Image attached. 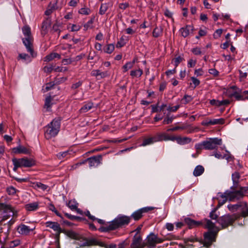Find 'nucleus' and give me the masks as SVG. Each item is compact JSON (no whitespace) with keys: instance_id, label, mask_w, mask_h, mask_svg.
Instances as JSON below:
<instances>
[{"instance_id":"cd10ccee","label":"nucleus","mask_w":248,"mask_h":248,"mask_svg":"<svg viewBox=\"0 0 248 248\" xmlns=\"http://www.w3.org/2000/svg\"><path fill=\"white\" fill-rule=\"evenodd\" d=\"M39 204L37 202L30 203L25 205V208L28 211H35L38 208Z\"/></svg>"},{"instance_id":"09e8293b","label":"nucleus","mask_w":248,"mask_h":248,"mask_svg":"<svg viewBox=\"0 0 248 248\" xmlns=\"http://www.w3.org/2000/svg\"><path fill=\"white\" fill-rule=\"evenodd\" d=\"M193 99V97L188 95H185L183 98L182 99V101L183 102V103L184 104H186L190 102H191Z\"/></svg>"},{"instance_id":"774afa93","label":"nucleus","mask_w":248,"mask_h":248,"mask_svg":"<svg viewBox=\"0 0 248 248\" xmlns=\"http://www.w3.org/2000/svg\"><path fill=\"white\" fill-rule=\"evenodd\" d=\"M129 6L128 3H120L119 5V8L122 10H125Z\"/></svg>"},{"instance_id":"5701e85b","label":"nucleus","mask_w":248,"mask_h":248,"mask_svg":"<svg viewBox=\"0 0 248 248\" xmlns=\"http://www.w3.org/2000/svg\"><path fill=\"white\" fill-rule=\"evenodd\" d=\"M193 30V26L186 25V27L181 28L180 31L184 37H186L189 34L190 31H192Z\"/></svg>"},{"instance_id":"bf43d9fd","label":"nucleus","mask_w":248,"mask_h":248,"mask_svg":"<svg viewBox=\"0 0 248 248\" xmlns=\"http://www.w3.org/2000/svg\"><path fill=\"white\" fill-rule=\"evenodd\" d=\"M69 155V152L65 151V152H60V153H58V154L57 155V156L60 159H62L64 157L67 156V155Z\"/></svg>"},{"instance_id":"603ef678","label":"nucleus","mask_w":248,"mask_h":248,"mask_svg":"<svg viewBox=\"0 0 248 248\" xmlns=\"http://www.w3.org/2000/svg\"><path fill=\"white\" fill-rule=\"evenodd\" d=\"M49 210L54 212L57 216L60 217L62 219H63L61 214L56 209L53 204H50Z\"/></svg>"},{"instance_id":"a19ab883","label":"nucleus","mask_w":248,"mask_h":248,"mask_svg":"<svg viewBox=\"0 0 248 248\" xmlns=\"http://www.w3.org/2000/svg\"><path fill=\"white\" fill-rule=\"evenodd\" d=\"M114 48L113 44H108L104 48V51L105 53L111 54L114 50Z\"/></svg>"},{"instance_id":"8fccbe9b","label":"nucleus","mask_w":248,"mask_h":248,"mask_svg":"<svg viewBox=\"0 0 248 248\" xmlns=\"http://www.w3.org/2000/svg\"><path fill=\"white\" fill-rule=\"evenodd\" d=\"M134 64V62H127L125 65L123 66V68L124 69V72H126L128 69L133 67Z\"/></svg>"},{"instance_id":"dca6fc26","label":"nucleus","mask_w":248,"mask_h":248,"mask_svg":"<svg viewBox=\"0 0 248 248\" xmlns=\"http://www.w3.org/2000/svg\"><path fill=\"white\" fill-rule=\"evenodd\" d=\"M35 228H31L25 224H21L17 228V232L22 235H28Z\"/></svg>"},{"instance_id":"bb28decb","label":"nucleus","mask_w":248,"mask_h":248,"mask_svg":"<svg viewBox=\"0 0 248 248\" xmlns=\"http://www.w3.org/2000/svg\"><path fill=\"white\" fill-rule=\"evenodd\" d=\"M93 107V104L92 102H88L85 104L80 109L79 111L81 113L87 112Z\"/></svg>"},{"instance_id":"b1692460","label":"nucleus","mask_w":248,"mask_h":248,"mask_svg":"<svg viewBox=\"0 0 248 248\" xmlns=\"http://www.w3.org/2000/svg\"><path fill=\"white\" fill-rule=\"evenodd\" d=\"M155 136L156 142L168 140V134L165 132L158 133Z\"/></svg>"},{"instance_id":"423d86ee","label":"nucleus","mask_w":248,"mask_h":248,"mask_svg":"<svg viewBox=\"0 0 248 248\" xmlns=\"http://www.w3.org/2000/svg\"><path fill=\"white\" fill-rule=\"evenodd\" d=\"M14 208L9 204L0 203V223H2L14 215Z\"/></svg>"},{"instance_id":"ddd939ff","label":"nucleus","mask_w":248,"mask_h":248,"mask_svg":"<svg viewBox=\"0 0 248 248\" xmlns=\"http://www.w3.org/2000/svg\"><path fill=\"white\" fill-rule=\"evenodd\" d=\"M131 248H143L145 247L144 242H142L141 236L139 234H136L130 245Z\"/></svg>"},{"instance_id":"72a5a7b5","label":"nucleus","mask_w":248,"mask_h":248,"mask_svg":"<svg viewBox=\"0 0 248 248\" xmlns=\"http://www.w3.org/2000/svg\"><path fill=\"white\" fill-rule=\"evenodd\" d=\"M205 227L207 228L208 230H214L216 228H217L216 227L215 224L210 220L208 219H205Z\"/></svg>"},{"instance_id":"c85d7f7f","label":"nucleus","mask_w":248,"mask_h":248,"mask_svg":"<svg viewBox=\"0 0 248 248\" xmlns=\"http://www.w3.org/2000/svg\"><path fill=\"white\" fill-rule=\"evenodd\" d=\"M155 142H156L155 136L144 139L143 140L141 146H145L148 145L152 144Z\"/></svg>"},{"instance_id":"2f4dec72","label":"nucleus","mask_w":248,"mask_h":248,"mask_svg":"<svg viewBox=\"0 0 248 248\" xmlns=\"http://www.w3.org/2000/svg\"><path fill=\"white\" fill-rule=\"evenodd\" d=\"M163 28L162 27H155L153 31V36L155 38H157L162 35Z\"/></svg>"},{"instance_id":"680f3d73","label":"nucleus","mask_w":248,"mask_h":248,"mask_svg":"<svg viewBox=\"0 0 248 248\" xmlns=\"http://www.w3.org/2000/svg\"><path fill=\"white\" fill-rule=\"evenodd\" d=\"M222 33V29L217 30L215 31V32L213 34L214 38L215 39H217V38H219L221 36Z\"/></svg>"},{"instance_id":"f704fd0d","label":"nucleus","mask_w":248,"mask_h":248,"mask_svg":"<svg viewBox=\"0 0 248 248\" xmlns=\"http://www.w3.org/2000/svg\"><path fill=\"white\" fill-rule=\"evenodd\" d=\"M230 96H234L237 100H244L247 99L246 97H247V95L244 94V92L242 94H240L237 92H235Z\"/></svg>"},{"instance_id":"69168bd1","label":"nucleus","mask_w":248,"mask_h":248,"mask_svg":"<svg viewBox=\"0 0 248 248\" xmlns=\"http://www.w3.org/2000/svg\"><path fill=\"white\" fill-rule=\"evenodd\" d=\"M203 141H202L201 143H198V144H195V149L198 151V150H202V149H204V146L203 145Z\"/></svg>"},{"instance_id":"a211bd4d","label":"nucleus","mask_w":248,"mask_h":248,"mask_svg":"<svg viewBox=\"0 0 248 248\" xmlns=\"http://www.w3.org/2000/svg\"><path fill=\"white\" fill-rule=\"evenodd\" d=\"M45 224L46 227L50 228L54 231L59 232V233L64 232V230L61 228L60 224L57 222L47 221Z\"/></svg>"},{"instance_id":"393cba45","label":"nucleus","mask_w":248,"mask_h":248,"mask_svg":"<svg viewBox=\"0 0 248 248\" xmlns=\"http://www.w3.org/2000/svg\"><path fill=\"white\" fill-rule=\"evenodd\" d=\"M185 245H180L182 248H188L190 247H193L192 244H189V242H193L194 241H197V239L196 238H194L193 237L190 238H186L184 239Z\"/></svg>"},{"instance_id":"2eb2a0df","label":"nucleus","mask_w":248,"mask_h":248,"mask_svg":"<svg viewBox=\"0 0 248 248\" xmlns=\"http://www.w3.org/2000/svg\"><path fill=\"white\" fill-rule=\"evenodd\" d=\"M21 167H31L35 164V161L31 158L24 157L17 159Z\"/></svg>"},{"instance_id":"9d476101","label":"nucleus","mask_w":248,"mask_h":248,"mask_svg":"<svg viewBox=\"0 0 248 248\" xmlns=\"http://www.w3.org/2000/svg\"><path fill=\"white\" fill-rule=\"evenodd\" d=\"M163 241V239L152 233L147 236L146 242H144L145 247L147 246L148 248H154L157 244L161 243Z\"/></svg>"},{"instance_id":"4d7b16f0","label":"nucleus","mask_w":248,"mask_h":248,"mask_svg":"<svg viewBox=\"0 0 248 248\" xmlns=\"http://www.w3.org/2000/svg\"><path fill=\"white\" fill-rule=\"evenodd\" d=\"M57 8L55 7L54 5L53 6H49L48 8L45 11V15L46 16H49L52 14L53 11L56 10Z\"/></svg>"},{"instance_id":"c03bdc74","label":"nucleus","mask_w":248,"mask_h":248,"mask_svg":"<svg viewBox=\"0 0 248 248\" xmlns=\"http://www.w3.org/2000/svg\"><path fill=\"white\" fill-rule=\"evenodd\" d=\"M210 121L211 125L223 124L225 123V120L223 118L215 119L210 120Z\"/></svg>"},{"instance_id":"58836bf2","label":"nucleus","mask_w":248,"mask_h":248,"mask_svg":"<svg viewBox=\"0 0 248 248\" xmlns=\"http://www.w3.org/2000/svg\"><path fill=\"white\" fill-rule=\"evenodd\" d=\"M232 178L233 183L237 184L239 182V179L240 178V174L238 171H235L232 175Z\"/></svg>"},{"instance_id":"1a4fd4ad","label":"nucleus","mask_w":248,"mask_h":248,"mask_svg":"<svg viewBox=\"0 0 248 248\" xmlns=\"http://www.w3.org/2000/svg\"><path fill=\"white\" fill-rule=\"evenodd\" d=\"M222 144V140L217 138H210L208 140L203 141V145L204 149L212 150L217 149L218 145Z\"/></svg>"},{"instance_id":"6e6d98bb","label":"nucleus","mask_w":248,"mask_h":248,"mask_svg":"<svg viewBox=\"0 0 248 248\" xmlns=\"http://www.w3.org/2000/svg\"><path fill=\"white\" fill-rule=\"evenodd\" d=\"M217 208L214 209L210 213L209 217L212 219L217 220L218 219V215L215 213Z\"/></svg>"},{"instance_id":"338daca9","label":"nucleus","mask_w":248,"mask_h":248,"mask_svg":"<svg viewBox=\"0 0 248 248\" xmlns=\"http://www.w3.org/2000/svg\"><path fill=\"white\" fill-rule=\"evenodd\" d=\"M196 63V61L193 60V59H190L188 62L187 66L188 67H193L195 66Z\"/></svg>"},{"instance_id":"4c0bfd02","label":"nucleus","mask_w":248,"mask_h":248,"mask_svg":"<svg viewBox=\"0 0 248 248\" xmlns=\"http://www.w3.org/2000/svg\"><path fill=\"white\" fill-rule=\"evenodd\" d=\"M143 74V71L142 69L139 68L137 70H132L130 72V76L133 78H140Z\"/></svg>"},{"instance_id":"f3484780","label":"nucleus","mask_w":248,"mask_h":248,"mask_svg":"<svg viewBox=\"0 0 248 248\" xmlns=\"http://www.w3.org/2000/svg\"><path fill=\"white\" fill-rule=\"evenodd\" d=\"M90 244L91 245L99 246L101 247L105 248H116L117 245L114 244H111L109 245H108L104 243L103 242L99 241L96 239H93L90 240Z\"/></svg>"},{"instance_id":"a878e982","label":"nucleus","mask_w":248,"mask_h":248,"mask_svg":"<svg viewBox=\"0 0 248 248\" xmlns=\"http://www.w3.org/2000/svg\"><path fill=\"white\" fill-rule=\"evenodd\" d=\"M13 152L15 154H28L29 153V150L26 147L22 146H18L17 147L14 148L13 149Z\"/></svg>"},{"instance_id":"6ab92c4d","label":"nucleus","mask_w":248,"mask_h":248,"mask_svg":"<svg viewBox=\"0 0 248 248\" xmlns=\"http://www.w3.org/2000/svg\"><path fill=\"white\" fill-rule=\"evenodd\" d=\"M51 25V19L49 17L46 18L43 22L41 26V34L45 36L47 34L48 29Z\"/></svg>"},{"instance_id":"4468645a","label":"nucleus","mask_w":248,"mask_h":248,"mask_svg":"<svg viewBox=\"0 0 248 248\" xmlns=\"http://www.w3.org/2000/svg\"><path fill=\"white\" fill-rule=\"evenodd\" d=\"M102 160V156L100 155H94L87 158L86 160L88 162L90 167H96L99 165Z\"/></svg>"},{"instance_id":"de8ad7c7","label":"nucleus","mask_w":248,"mask_h":248,"mask_svg":"<svg viewBox=\"0 0 248 248\" xmlns=\"http://www.w3.org/2000/svg\"><path fill=\"white\" fill-rule=\"evenodd\" d=\"M183 60H184V58L180 56H179L173 59V61L174 62V65L175 68H176L178 65L179 64L180 62H181Z\"/></svg>"},{"instance_id":"39448f33","label":"nucleus","mask_w":248,"mask_h":248,"mask_svg":"<svg viewBox=\"0 0 248 248\" xmlns=\"http://www.w3.org/2000/svg\"><path fill=\"white\" fill-rule=\"evenodd\" d=\"M239 217L240 215L236 214H227L219 217L217 220V222L221 226L222 229H225L229 226L232 225L234 221Z\"/></svg>"},{"instance_id":"f257e3e1","label":"nucleus","mask_w":248,"mask_h":248,"mask_svg":"<svg viewBox=\"0 0 248 248\" xmlns=\"http://www.w3.org/2000/svg\"><path fill=\"white\" fill-rule=\"evenodd\" d=\"M130 221V217L124 215H119L107 226L101 227L99 230L101 232H108L122 228L127 225Z\"/></svg>"},{"instance_id":"412c9836","label":"nucleus","mask_w":248,"mask_h":248,"mask_svg":"<svg viewBox=\"0 0 248 248\" xmlns=\"http://www.w3.org/2000/svg\"><path fill=\"white\" fill-rule=\"evenodd\" d=\"M91 75L96 78L99 77L98 79L104 78L108 76V72H101L99 70H93L91 72Z\"/></svg>"},{"instance_id":"0eeeda50","label":"nucleus","mask_w":248,"mask_h":248,"mask_svg":"<svg viewBox=\"0 0 248 248\" xmlns=\"http://www.w3.org/2000/svg\"><path fill=\"white\" fill-rule=\"evenodd\" d=\"M218 231L219 229L216 228L214 230H208L204 233L203 245L204 246L210 247L213 242L216 241Z\"/></svg>"},{"instance_id":"e433bc0d","label":"nucleus","mask_w":248,"mask_h":248,"mask_svg":"<svg viewBox=\"0 0 248 248\" xmlns=\"http://www.w3.org/2000/svg\"><path fill=\"white\" fill-rule=\"evenodd\" d=\"M69 237L74 239H78L79 238V235L78 233H76L74 231H64V232Z\"/></svg>"},{"instance_id":"79ce46f5","label":"nucleus","mask_w":248,"mask_h":248,"mask_svg":"<svg viewBox=\"0 0 248 248\" xmlns=\"http://www.w3.org/2000/svg\"><path fill=\"white\" fill-rule=\"evenodd\" d=\"M108 8V6L107 3H102L101 5L99 14L101 15H104L105 13L107 12Z\"/></svg>"},{"instance_id":"aec40b11","label":"nucleus","mask_w":248,"mask_h":248,"mask_svg":"<svg viewBox=\"0 0 248 248\" xmlns=\"http://www.w3.org/2000/svg\"><path fill=\"white\" fill-rule=\"evenodd\" d=\"M185 222L189 226V228H192L202 225V221H197L189 217L186 218L185 219Z\"/></svg>"},{"instance_id":"f8f14e48","label":"nucleus","mask_w":248,"mask_h":248,"mask_svg":"<svg viewBox=\"0 0 248 248\" xmlns=\"http://www.w3.org/2000/svg\"><path fill=\"white\" fill-rule=\"evenodd\" d=\"M154 209L152 207H146L141 208L135 212H134L131 216L130 218H133L135 221L139 220L143 217V214L147 213L149 211H151Z\"/></svg>"},{"instance_id":"a18cd8bd","label":"nucleus","mask_w":248,"mask_h":248,"mask_svg":"<svg viewBox=\"0 0 248 248\" xmlns=\"http://www.w3.org/2000/svg\"><path fill=\"white\" fill-rule=\"evenodd\" d=\"M33 184L35 187L40 188L43 190H46L48 187V186L47 185L43 184L40 182H35Z\"/></svg>"},{"instance_id":"ea45409f","label":"nucleus","mask_w":248,"mask_h":248,"mask_svg":"<svg viewBox=\"0 0 248 248\" xmlns=\"http://www.w3.org/2000/svg\"><path fill=\"white\" fill-rule=\"evenodd\" d=\"M17 60L22 59L24 60L25 61H27V62H31V60L30 58V56L26 53H20L17 57Z\"/></svg>"},{"instance_id":"c9c22d12","label":"nucleus","mask_w":248,"mask_h":248,"mask_svg":"<svg viewBox=\"0 0 248 248\" xmlns=\"http://www.w3.org/2000/svg\"><path fill=\"white\" fill-rule=\"evenodd\" d=\"M54 58L60 59L61 58V55L57 53H52L45 57V61L49 62Z\"/></svg>"},{"instance_id":"473e14b6","label":"nucleus","mask_w":248,"mask_h":248,"mask_svg":"<svg viewBox=\"0 0 248 248\" xmlns=\"http://www.w3.org/2000/svg\"><path fill=\"white\" fill-rule=\"evenodd\" d=\"M192 140V139L188 137H181L178 136V139L177 143L181 145H184L190 143Z\"/></svg>"},{"instance_id":"7ed1b4c3","label":"nucleus","mask_w":248,"mask_h":248,"mask_svg":"<svg viewBox=\"0 0 248 248\" xmlns=\"http://www.w3.org/2000/svg\"><path fill=\"white\" fill-rule=\"evenodd\" d=\"M22 32L25 36L22 38V42L25 46L28 52H29L32 57H35L36 54L34 53L33 47V38L31 35L30 27L28 25H25L22 28Z\"/></svg>"},{"instance_id":"f03ea898","label":"nucleus","mask_w":248,"mask_h":248,"mask_svg":"<svg viewBox=\"0 0 248 248\" xmlns=\"http://www.w3.org/2000/svg\"><path fill=\"white\" fill-rule=\"evenodd\" d=\"M61 117L54 118L49 124L44 127L45 137L49 140L57 136L60 131Z\"/></svg>"},{"instance_id":"3c124183","label":"nucleus","mask_w":248,"mask_h":248,"mask_svg":"<svg viewBox=\"0 0 248 248\" xmlns=\"http://www.w3.org/2000/svg\"><path fill=\"white\" fill-rule=\"evenodd\" d=\"M83 84V81L81 80H79L78 82L73 83L72 84L71 89L73 90H75L78 89L79 87L82 86Z\"/></svg>"},{"instance_id":"864d4df0","label":"nucleus","mask_w":248,"mask_h":248,"mask_svg":"<svg viewBox=\"0 0 248 248\" xmlns=\"http://www.w3.org/2000/svg\"><path fill=\"white\" fill-rule=\"evenodd\" d=\"M12 162L13 163V165L14 166L13 170L15 171H16L17 170V168H21V166L19 163V162L17 161V159L14 158L12 159Z\"/></svg>"},{"instance_id":"0e129e2a","label":"nucleus","mask_w":248,"mask_h":248,"mask_svg":"<svg viewBox=\"0 0 248 248\" xmlns=\"http://www.w3.org/2000/svg\"><path fill=\"white\" fill-rule=\"evenodd\" d=\"M191 79L192 80L193 83L194 84V88H195L200 84V80L195 77H191Z\"/></svg>"},{"instance_id":"20e7f679","label":"nucleus","mask_w":248,"mask_h":248,"mask_svg":"<svg viewBox=\"0 0 248 248\" xmlns=\"http://www.w3.org/2000/svg\"><path fill=\"white\" fill-rule=\"evenodd\" d=\"M247 191L246 187L240 186L239 189L232 190V191H226L223 195H221L222 198H228L229 201L232 202L235 200H238L244 196V193Z\"/></svg>"},{"instance_id":"5fc2aeb1","label":"nucleus","mask_w":248,"mask_h":248,"mask_svg":"<svg viewBox=\"0 0 248 248\" xmlns=\"http://www.w3.org/2000/svg\"><path fill=\"white\" fill-rule=\"evenodd\" d=\"M90 13V10L88 8H82L78 11V13L81 15H88Z\"/></svg>"},{"instance_id":"49530a36","label":"nucleus","mask_w":248,"mask_h":248,"mask_svg":"<svg viewBox=\"0 0 248 248\" xmlns=\"http://www.w3.org/2000/svg\"><path fill=\"white\" fill-rule=\"evenodd\" d=\"M78 205V203L72 200L69 201L67 203V206L72 210H75L76 209H77Z\"/></svg>"},{"instance_id":"052dcab7","label":"nucleus","mask_w":248,"mask_h":248,"mask_svg":"<svg viewBox=\"0 0 248 248\" xmlns=\"http://www.w3.org/2000/svg\"><path fill=\"white\" fill-rule=\"evenodd\" d=\"M179 108H180V105H176V106H174V107H170V106H169L167 108V110H168V111H169L168 113H170V112H175V111H176Z\"/></svg>"},{"instance_id":"4be33fe9","label":"nucleus","mask_w":248,"mask_h":248,"mask_svg":"<svg viewBox=\"0 0 248 248\" xmlns=\"http://www.w3.org/2000/svg\"><path fill=\"white\" fill-rule=\"evenodd\" d=\"M210 103L211 105L220 107L223 105L226 106L229 105L230 103V101L229 100L219 101L215 99H212L210 101Z\"/></svg>"},{"instance_id":"37998d69","label":"nucleus","mask_w":248,"mask_h":248,"mask_svg":"<svg viewBox=\"0 0 248 248\" xmlns=\"http://www.w3.org/2000/svg\"><path fill=\"white\" fill-rule=\"evenodd\" d=\"M52 98L50 96H47L45 99V103L44 105V108H46L47 110H49V108H51L52 104L51 103Z\"/></svg>"},{"instance_id":"7c9ffc66","label":"nucleus","mask_w":248,"mask_h":248,"mask_svg":"<svg viewBox=\"0 0 248 248\" xmlns=\"http://www.w3.org/2000/svg\"><path fill=\"white\" fill-rule=\"evenodd\" d=\"M179 116H180L179 115L176 116V117H174L173 116H170V113H168L163 121V124H170L172 122L173 120L174 119H175L177 117H179Z\"/></svg>"},{"instance_id":"6e6552de","label":"nucleus","mask_w":248,"mask_h":248,"mask_svg":"<svg viewBox=\"0 0 248 248\" xmlns=\"http://www.w3.org/2000/svg\"><path fill=\"white\" fill-rule=\"evenodd\" d=\"M228 208L231 212L236 211L240 208L242 210L240 216L244 217L248 216V207L246 202H239L235 204H229Z\"/></svg>"},{"instance_id":"13d9d810","label":"nucleus","mask_w":248,"mask_h":248,"mask_svg":"<svg viewBox=\"0 0 248 248\" xmlns=\"http://www.w3.org/2000/svg\"><path fill=\"white\" fill-rule=\"evenodd\" d=\"M191 52L195 55H200L202 53L201 48L198 47L192 48Z\"/></svg>"},{"instance_id":"c756f323","label":"nucleus","mask_w":248,"mask_h":248,"mask_svg":"<svg viewBox=\"0 0 248 248\" xmlns=\"http://www.w3.org/2000/svg\"><path fill=\"white\" fill-rule=\"evenodd\" d=\"M204 171L203 167L202 165H198L195 168L193 173L195 176H199L201 175L204 172Z\"/></svg>"},{"instance_id":"e2e57ef3","label":"nucleus","mask_w":248,"mask_h":248,"mask_svg":"<svg viewBox=\"0 0 248 248\" xmlns=\"http://www.w3.org/2000/svg\"><path fill=\"white\" fill-rule=\"evenodd\" d=\"M7 192L9 195H14L16 192V189L14 187L11 186L7 188Z\"/></svg>"},{"instance_id":"9b49d317","label":"nucleus","mask_w":248,"mask_h":248,"mask_svg":"<svg viewBox=\"0 0 248 248\" xmlns=\"http://www.w3.org/2000/svg\"><path fill=\"white\" fill-rule=\"evenodd\" d=\"M21 245V241L19 239L14 240H0V248H19Z\"/></svg>"}]
</instances>
